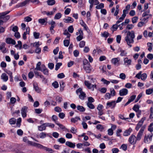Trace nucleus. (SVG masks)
I'll return each instance as SVG.
<instances>
[{
	"mask_svg": "<svg viewBox=\"0 0 153 153\" xmlns=\"http://www.w3.org/2000/svg\"><path fill=\"white\" fill-rule=\"evenodd\" d=\"M135 37L134 32L133 30L131 31H129L127 33L125 39L127 44L129 46L130 48L132 46L131 44H132L134 42V39Z\"/></svg>",
	"mask_w": 153,
	"mask_h": 153,
	"instance_id": "f257e3e1",
	"label": "nucleus"
},
{
	"mask_svg": "<svg viewBox=\"0 0 153 153\" xmlns=\"http://www.w3.org/2000/svg\"><path fill=\"white\" fill-rule=\"evenodd\" d=\"M76 92L79 98L82 100H84L86 97L85 94L82 91V88H80L78 89Z\"/></svg>",
	"mask_w": 153,
	"mask_h": 153,
	"instance_id": "f03ea898",
	"label": "nucleus"
},
{
	"mask_svg": "<svg viewBox=\"0 0 153 153\" xmlns=\"http://www.w3.org/2000/svg\"><path fill=\"white\" fill-rule=\"evenodd\" d=\"M153 136V133H152L149 134L147 135H145L144 138V142L146 143H150L152 140Z\"/></svg>",
	"mask_w": 153,
	"mask_h": 153,
	"instance_id": "7ed1b4c3",
	"label": "nucleus"
},
{
	"mask_svg": "<svg viewBox=\"0 0 153 153\" xmlns=\"http://www.w3.org/2000/svg\"><path fill=\"white\" fill-rule=\"evenodd\" d=\"M145 127L142 126L141 127L139 132L138 133L136 137V140L140 141L141 139L142 136L143 135Z\"/></svg>",
	"mask_w": 153,
	"mask_h": 153,
	"instance_id": "20e7f679",
	"label": "nucleus"
},
{
	"mask_svg": "<svg viewBox=\"0 0 153 153\" xmlns=\"http://www.w3.org/2000/svg\"><path fill=\"white\" fill-rule=\"evenodd\" d=\"M128 141L131 144L134 145L137 140H136V137L133 134H132L129 137Z\"/></svg>",
	"mask_w": 153,
	"mask_h": 153,
	"instance_id": "39448f33",
	"label": "nucleus"
},
{
	"mask_svg": "<svg viewBox=\"0 0 153 153\" xmlns=\"http://www.w3.org/2000/svg\"><path fill=\"white\" fill-rule=\"evenodd\" d=\"M145 119L146 118L145 117H143L139 122L135 128V129L137 131H138L139 130L140 127L142 125Z\"/></svg>",
	"mask_w": 153,
	"mask_h": 153,
	"instance_id": "423d86ee",
	"label": "nucleus"
},
{
	"mask_svg": "<svg viewBox=\"0 0 153 153\" xmlns=\"http://www.w3.org/2000/svg\"><path fill=\"white\" fill-rule=\"evenodd\" d=\"M116 103L115 101H112L111 102H108L106 104V108L107 109L111 106V108H114L116 106Z\"/></svg>",
	"mask_w": 153,
	"mask_h": 153,
	"instance_id": "0eeeda50",
	"label": "nucleus"
},
{
	"mask_svg": "<svg viewBox=\"0 0 153 153\" xmlns=\"http://www.w3.org/2000/svg\"><path fill=\"white\" fill-rule=\"evenodd\" d=\"M27 107L26 106H23L22 108V109L21 110V113L22 115V116L23 118H25L26 117V113L27 112Z\"/></svg>",
	"mask_w": 153,
	"mask_h": 153,
	"instance_id": "6e6552de",
	"label": "nucleus"
},
{
	"mask_svg": "<svg viewBox=\"0 0 153 153\" xmlns=\"http://www.w3.org/2000/svg\"><path fill=\"white\" fill-rule=\"evenodd\" d=\"M27 143L30 146H34L39 149L40 148L41 145L39 143L34 142L29 140L27 141Z\"/></svg>",
	"mask_w": 153,
	"mask_h": 153,
	"instance_id": "1a4fd4ad",
	"label": "nucleus"
},
{
	"mask_svg": "<svg viewBox=\"0 0 153 153\" xmlns=\"http://www.w3.org/2000/svg\"><path fill=\"white\" fill-rule=\"evenodd\" d=\"M120 60V58H113L111 60V62L114 65L117 66H118L120 65L119 61Z\"/></svg>",
	"mask_w": 153,
	"mask_h": 153,
	"instance_id": "9d476101",
	"label": "nucleus"
},
{
	"mask_svg": "<svg viewBox=\"0 0 153 153\" xmlns=\"http://www.w3.org/2000/svg\"><path fill=\"white\" fill-rule=\"evenodd\" d=\"M128 90L126 88H123L119 91V95L121 96L126 95L128 93Z\"/></svg>",
	"mask_w": 153,
	"mask_h": 153,
	"instance_id": "9b49d317",
	"label": "nucleus"
},
{
	"mask_svg": "<svg viewBox=\"0 0 153 153\" xmlns=\"http://www.w3.org/2000/svg\"><path fill=\"white\" fill-rule=\"evenodd\" d=\"M39 149H42L48 152L49 153H53L54 151L51 148H48L46 147L41 145Z\"/></svg>",
	"mask_w": 153,
	"mask_h": 153,
	"instance_id": "f8f14e48",
	"label": "nucleus"
},
{
	"mask_svg": "<svg viewBox=\"0 0 153 153\" xmlns=\"http://www.w3.org/2000/svg\"><path fill=\"white\" fill-rule=\"evenodd\" d=\"M124 64L126 65H131V60L129 59L128 57H126L123 59Z\"/></svg>",
	"mask_w": 153,
	"mask_h": 153,
	"instance_id": "ddd939ff",
	"label": "nucleus"
},
{
	"mask_svg": "<svg viewBox=\"0 0 153 153\" xmlns=\"http://www.w3.org/2000/svg\"><path fill=\"white\" fill-rule=\"evenodd\" d=\"M30 1V0H25L23 2L18 4L17 5H16V7H22L24 6L26 4H28Z\"/></svg>",
	"mask_w": 153,
	"mask_h": 153,
	"instance_id": "4468645a",
	"label": "nucleus"
},
{
	"mask_svg": "<svg viewBox=\"0 0 153 153\" xmlns=\"http://www.w3.org/2000/svg\"><path fill=\"white\" fill-rule=\"evenodd\" d=\"M42 69H41V71H42L43 74L46 75H48V69L45 67L44 65H42Z\"/></svg>",
	"mask_w": 153,
	"mask_h": 153,
	"instance_id": "2eb2a0df",
	"label": "nucleus"
},
{
	"mask_svg": "<svg viewBox=\"0 0 153 153\" xmlns=\"http://www.w3.org/2000/svg\"><path fill=\"white\" fill-rule=\"evenodd\" d=\"M83 68L87 73H90L91 71V65L90 64L83 66Z\"/></svg>",
	"mask_w": 153,
	"mask_h": 153,
	"instance_id": "dca6fc26",
	"label": "nucleus"
},
{
	"mask_svg": "<svg viewBox=\"0 0 153 153\" xmlns=\"http://www.w3.org/2000/svg\"><path fill=\"white\" fill-rule=\"evenodd\" d=\"M6 42L8 44H12L15 45L16 44L15 41L11 38H7L6 39Z\"/></svg>",
	"mask_w": 153,
	"mask_h": 153,
	"instance_id": "f3484780",
	"label": "nucleus"
},
{
	"mask_svg": "<svg viewBox=\"0 0 153 153\" xmlns=\"http://www.w3.org/2000/svg\"><path fill=\"white\" fill-rule=\"evenodd\" d=\"M47 135H48L47 134V133L44 132H42L39 134V135H37L36 137L37 138H40L41 139H43L46 137Z\"/></svg>",
	"mask_w": 153,
	"mask_h": 153,
	"instance_id": "a211bd4d",
	"label": "nucleus"
},
{
	"mask_svg": "<svg viewBox=\"0 0 153 153\" xmlns=\"http://www.w3.org/2000/svg\"><path fill=\"white\" fill-rule=\"evenodd\" d=\"M63 21L66 23H72L74 22V19L70 17H68L67 19H64Z\"/></svg>",
	"mask_w": 153,
	"mask_h": 153,
	"instance_id": "6ab92c4d",
	"label": "nucleus"
},
{
	"mask_svg": "<svg viewBox=\"0 0 153 153\" xmlns=\"http://www.w3.org/2000/svg\"><path fill=\"white\" fill-rule=\"evenodd\" d=\"M65 145L69 147L74 148L75 147V143H73L70 141H67L66 142Z\"/></svg>",
	"mask_w": 153,
	"mask_h": 153,
	"instance_id": "aec40b11",
	"label": "nucleus"
},
{
	"mask_svg": "<svg viewBox=\"0 0 153 153\" xmlns=\"http://www.w3.org/2000/svg\"><path fill=\"white\" fill-rule=\"evenodd\" d=\"M1 79L3 80L4 82H6L8 80V76L7 74L5 73H3L1 76Z\"/></svg>",
	"mask_w": 153,
	"mask_h": 153,
	"instance_id": "412c9836",
	"label": "nucleus"
},
{
	"mask_svg": "<svg viewBox=\"0 0 153 153\" xmlns=\"http://www.w3.org/2000/svg\"><path fill=\"white\" fill-rule=\"evenodd\" d=\"M132 129L129 128L128 130H126L124 132L123 135L125 136H127L129 135L131 132Z\"/></svg>",
	"mask_w": 153,
	"mask_h": 153,
	"instance_id": "4be33fe9",
	"label": "nucleus"
},
{
	"mask_svg": "<svg viewBox=\"0 0 153 153\" xmlns=\"http://www.w3.org/2000/svg\"><path fill=\"white\" fill-rule=\"evenodd\" d=\"M38 130L40 131H42L43 130H45L46 129L45 123L42 124V125L40 126H38Z\"/></svg>",
	"mask_w": 153,
	"mask_h": 153,
	"instance_id": "5701e85b",
	"label": "nucleus"
},
{
	"mask_svg": "<svg viewBox=\"0 0 153 153\" xmlns=\"http://www.w3.org/2000/svg\"><path fill=\"white\" fill-rule=\"evenodd\" d=\"M33 88L35 89V90L37 92H39L40 91V89L38 87L37 83L36 82H34L33 83Z\"/></svg>",
	"mask_w": 153,
	"mask_h": 153,
	"instance_id": "b1692460",
	"label": "nucleus"
},
{
	"mask_svg": "<svg viewBox=\"0 0 153 153\" xmlns=\"http://www.w3.org/2000/svg\"><path fill=\"white\" fill-rule=\"evenodd\" d=\"M119 5H116V10H115V13H114V16H116V18L117 19H118L119 17V16H117L119 12Z\"/></svg>",
	"mask_w": 153,
	"mask_h": 153,
	"instance_id": "393cba45",
	"label": "nucleus"
},
{
	"mask_svg": "<svg viewBox=\"0 0 153 153\" xmlns=\"http://www.w3.org/2000/svg\"><path fill=\"white\" fill-rule=\"evenodd\" d=\"M47 19H40L38 20V22L42 25H44L45 23H47Z\"/></svg>",
	"mask_w": 153,
	"mask_h": 153,
	"instance_id": "a878e982",
	"label": "nucleus"
},
{
	"mask_svg": "<svg viewBox=\"0 0 153 153\" xmlns=\"http://www.w3.org/2000/svg\"><path fill=\"white\" fill-rule=\"evenodd\" d=\"M118 24H117L116 22V24L113 25L112 26L111 28V30L113 32L114 31L116 30L119 27L118 25Z\"/></svg>",
	"mask_w": 153,
	"mask_h": 153,
	"instance_id": "bb28decb",
	"label": "nucleus"
},
{
	"mask_svg": "<svg viewBox=\"0 0 153 153\" xmlns=\"http://www.w3.org/2000/svg\"><path fill=\"white\" fill-rule=\"evenodd\" d=\"M146 93L147 95L153 94V88L147 89L146 91Z\"/></svg>",
	"mask_w": 153,
	"mask_h": 153,
	"instance_id": "cd10ccee",
	"label": "nucleus"
},
{
	"mask_svg": "<svg viewBox=\"0 0 153 153\" xmlns=\"http://www.w3.org/2000/svg\"><path fill=\"white\" fill-rule=\"evenodd\" d=\"M120 56H126L127 54V52L125 51L120 49Z\"/></svg>",
	"mask_w": 153,
	"mask_h": 153,
	"instance_id": "c85d7f7f",
	"label": "nucleus"
},
{
	"mask_svg": "<svg viewBox=\"0 0 153 153\" xmlns=\"http://www.w3.org/2000/svg\"><path fill=\"white\" fill-rule=\"evenodd\" d=\"M77 110L80 112H83L85 111V108L82 106L78 105L77 107Z\"/></svg>",
	"mask_w": 153,
	"mask_h": 153,
	"instance_id": "c756f323",
	"label": "nucleus"
},
{
	"mask_svg": "<svg viewBox=\"0 0 153 153\" xmlns=\"http://www.w3.org/2000/svg\"><path fill=\"white\" fill-rule=\"evenodd\" d=\"M41 65V63L40 62H39L36 65V66L35 68V70L36 71H41V68L40 65Z\"/></svg>",
	"mask_w": 153,
	"mask_h": 153,
	"instance_id": "7c9ffc66",
	"label": "nucleus"
},
{
	"mask_svg": "<svg viewBox=\"0 0 153 153\" xmlns=\"http://www.w3.org/2000/svg\"><path fill=\"white\" fill-rule=\"evenodd\" d=\"M51 119L56 124L58 122L57 121L58 118L55 115H53L51 117Z\"/></svg>",
	"mask_w": 153,
	"mask_h": 153,
	"instance_id": "2f4dec72",
	"label": "nucleus"
},
{
	"mask_svg": "<svg viewBox=\"0 0 153 153\" xmlns=\"http://www.w3.org/2000/svg\"><path fill=\"white\" fill-rule=\"evenodd\" d=\"M78 120H80V118L79 117H76L75 118H71V121L72 123H75Z\"/></svg>",
	"mask_w": 153,
	"mask_h": 153,
	"instance_id": "473e14b6",
	"label": "nucleus"
},
{
	"mask_svg": "<svg viewBox=\"0 0 153 153\" xmlns=\"http://www.w3.org/2000/svg\"><path fill=\"white\" fill-rule=\"evenodd\" d=\"M62 16V15L61 13H57L55 15L54 19H59Z\"/></svg>",
	"mask_w": 153,
	"mask_h": 153,
	"instance_id": "72a5a7b5",
	"label": "nucleus"
},
{
	"mask_svg": "<svg viewBox=\"0 0 153 153\" xmlns=\"http://www.w3.org/2000/svg\"><path fill=\"white\" fill-rule=\"evenodd\" d=\"M47 2L48 4L49 5H53L55 3L54 0H48Z\"/></svg>",
	"mask_w": 153,
	"mask_h": 153,
	"instance_id": "f704fd0d",
	"label": "nucleus"
},
{
	"mask_svg": "<svg viewBox=\"0 0 153 153\" xmlns=\"http://www.w3.org/2000/svg\"><path fill=\"white\" fill-rule=\"evenodd\" d=\"M45 123V125L46 128L47 127H49L51 128H53L54 127V125L53 123Z\"/></svg>",
	"mask_w": 153,
	"mask_h": 153,
	"instance_id": "c9c22d12",
	"label": "nucleus"
},
{
	"mask_svg": "<svg viewBox=\"0 0 153 153\" xmlns=\"http://www.w3.org/2000/svg\"><path fill=\"white\" fill-rule=\"evenodd\" d=\"M16 119L14 118H12L10 119L9 120V123L11 125L15 124L16 122Z\"/></svg>",
	"mask_w": 153,
	"mask_h": 153,
	"instance_id": "e433bc0d",
	"label": "nucleus"
},
{
	"mask_svg": "<svg viewBox=\"0 0 153 153\" xmlns=\"http://www.w3.org/2000/svg\"><path fill=\"white\" fill-rule=\"evenodd\" d=\"M139 108L140 106L139 105H135L133 106V109L136 112H137L139 111H140L139 110Z\"/></svg>",
	"mask_w": 153,
	"mask_h": 153,
	"instance_id": "4c0bfd02",
	"label": "nucleus"
},
{
	"mask_svg": "<svg viewBox=\"0 0 153 153\" xmlns=\"http://www.w3.org/2000/svg\"><path fill=\"white\" fill-rule=\"evenodd\" d=\"M125 16L123 15H122L118 19V20L117 21V24H119L121 22L125 19Z\"/></svg>",
	"mask_w": 153,
	"mask_h": 153,
	"instance_id": "58836bf2",
	"label": "nucleus"
},
{
	"mask_svg": "<svg viewBox=\"0 0 153 153\" xmlns=\"http://www.w3.org/2000/svg\"><path fill=\"white\" fill-rule=\"evenodd\" d=\"M87 105L88 107L91 109H93L95 108L94 105L91 102H87Z\"/></svg>",
	"mask_w": 153,
	"mask_h": 153,
	"instance_id": "ea45409f",
	"label": "nucleus"
},
{
	"mask_svg": "<svg viewBox=\"0 0 153 153\" xmlns=\"http://www.w3.org/2000/svg\"><path fill=\"white\" fill-rule=\"evenodd\" d=\"M147 74L146 73H144L141 74L140 78L143 81H145L147 78Z\"/></svg>",
	"mask_w": 153,
	"mask_h": 153,
	"instance_id": "a19ab883",
	"label": "nucleus"
},
{
	"mask_svg": "<svg viewBox=\"0 0 153 153\" xmlns=\"http://www.w3.org/2000/svg\"><path fill=\"white\" fill-rule=\"evenodd\" d=\"M68 31L71 33H73L74 30V28L72 25H71L68 27Z\"/></svg>",
	"mask_w": 153,
	"mask_h": 153,
	"instance_id": "79ce46f5",
	"label": "nucleus"
},
{
	"mask_svg": "<svg viewBox=\"0 0 153 153\" xmlns=\"http://www.w3.org/2000/svg\"><path fill=\"white\" fill-rule=\"evenodd\" d=\"M63 34L67 36V38H70L71 35L68 32V31L67 30H64V33H63Z\"/></svg>",
	"mask_w": 153,
	"mask_h": 153,
	"instance_id": "37998d69",
	"label": "nucleus"
},
{
	"mask_svg": "<svg viewBox=\"0 0 153 153\" xmlns=\"http://www.w3.org/2000/svg\"><path fill=\"white\" fill-rule=\"evenodd\" d=\"M63 43L65 46L68 47L70 44V41L68 40H64L63 41Z\"/></svg>",
	"mask_w": 153,
	"mask_h": 153,
	"instance_id": "c03bdc74",
	"label": "nucleus"
},
{
	"mask_svg": "<svg viewBox=\"0 0 153 153\" xmlns=\"http://www.w3.org/2000/svg\"><path fill=\"white\" fill-rule=\"evenodd\" d=\"M57 141L59 142L60 143L63 144L65 142V139L61 137L57 140Z\"/></svg>",
	"mask_w": 153,
	"mask_h": 153,
	"instance_id": "a18cd8bd",
	"label": "nucleus"
},
{
	"mask_svg": "<svg viewBox=\"0 0 153 153\" xmlns=\"http://www.w3.org/2000/svg\"><path fill=\"white\" fill-rule=\"evenodd\" d=\"M104 7V4L102 3H101L99 5H97L96 7V8L97 9H99L103 8Z\"/></svg>",
	"mask_w": 153,
	"mask_h": 153,
	"instance_id": "49530a36",
	"label": "nucleus"
},
{
	"mask_svg": "<svg viewBox=\"0 0 153 153\" xmlns=\"http://www.w3.org/2000/svg\"><path fill=\"white\" fill-rule=\"evenodd\" d=\"M33 36L35 39H38L40 36V33L39 32H34L33 33Z\"/></svg>",
	"mask_w": 153,
	"mask_h": 153,
	"instance_id": "de8ad7c7",
	"label": "nucleus"
},
{
	"mask_svg": "<svg viewBox=\"0 0 153 153\" xmlns=\"http://www.w3.org/2000/svg\"><path fill=\"white\" fill-rule=\"evenodd\" d=\"M119 77L122 79L124 80L126 78V75L123 73H121L119 75Z\"/></svg>",
	"mask_w": 153,
	"mask_h": 153,
	"instance_id": "09e8293b",
	"label": "nucleus"
},
{
	"mask_svg": "<svg viewBox=\"0 0 153 153\" xmlns=\"http://www.w3.org/2000/svg\"><path fill=\"white\" fill-rule=\"evenodd\" d=\"M52 85L55 88H57L59 87V84L56 81H54Z\"/></svg>",
	"mask_w": 153,
	"mask_h": 153,
	"instance_id": "8fccbe9b",
	"label": "nucleus"
},
{
	"mask_svg": "<svg viewBox=\"0 0 153 153\" xmlns=\"http://www.w3.org/2000/svg\"><path fill=\"white\" fill-rule=\"evenodd\" d=\"M62 65V63H58L55 65V70L57 71L59 68L60 66Z\"/></svg>",
	"mask_w": 153,
	"mask_h": 153,
	"instance_id": "3c124183",
	"label": "nucleus"
},
{
	"mask_svg": "<svg viewBox=\"0 0 153 153\" xmlns=\"http://www.w3.org/2000/svg\"><path fill=\"white\" fill-rule=\"evenodd\" d=\"M85 42L84 41H82L80 42L79 46L80 48H83L84 47L85 45Z\"/></svg>",
	"mask_w": 153,
	"mask_h": 153,
	"instance_id": "603ef678",
	"label": "nucleus"
},
{
	"mask_svg": "<svg viewBox=\"0 0 153 153\" xmlns=\"http://www.w3.org/2000/svg\"><path fill=\"white\" fill-rule=\"evenodd\" d=\"M101 81L103 82V83L105 84L108 85L110 83V82L104 78H102Z\"/></svg>",
	"mask_w": 153,
	"mask_h": 153,
	"instance_id": "864d4df0",
	"label": "nucleus"
},
{
	"mask_svg": "<svg viewBox=\"0 0 153 153\" xmlns=\"http://www.w3.org/2000/svg\"><path fill=\"white\" fill-rule=\"evenodd\" d=\"M17 133L18 135L21 136L23 135V132L21 129H19L17 130Z\"/></svg>",
	"mask_w": 153,
	"mask_h": 153,
	"instance_id": "5fc2aeb1",
	"label": "nucleus"
},
{
	"mask_svg": "<svg viewBox=\"0 0 153 153\" xmlns=\"http://www.w3.org/2000/svg\"><path fill=\"white\" fill-rule=\"evenodd\" d=\"M109 35V33H108L106 31H105L103 33L101 34V36L102 37L107 38L108 36Z\"/></svg>",
	"mask_w": 153,
	"mask_h": 153,
	"instance_id": "6e6d98bb",
	"label": "nucleus"
},
{
	"mask_svg": "<svg viewBox=\"0 0 153 153\" xmlns=\"http://www.w3.org/2000/svg\"><path fill=\"white\" fill-rule=\"evenodd\" d=\"M147 45L149 47L148 50L151 51L152 50V44L151 43L148 42L147 43Z\"/></svg>",
	"mask_w": 153,
	"mask_h": 153,
	"instance_id": "4d7b16f0",
	"label": "nucleus"
},
{
	"mask_svg": "<svg viewBox=\"0 0 153 153\" xmlns=\"http://www.w3.org/2000/svg\"><path fill=\"white\" fill-rule=\"evenodd\" d=\"M52 135L54 138H57L59 137V134L57 132H55L52 133Z\"/></svg>",
	"mask_w": 153,
	"mask_h": 153,
	"instance_id": "13d9d810",
	"label": "nucleus"
},
{
	"mask_svg": "<svg viewBox=\"0 0 153 153\" xmlns=\"http://www.w3.org/2000/svg\"><path fill=\"white\" fill-rule=\"evenodd\" d=\"M35 112L36 113L39 114H40L42 112V110L40 108H36L35 109Z\"/></svg>",
	"mask_w": 153,
	"mask_h": 153,
	"instance_id": "bf43d9fd",
	"label": "nucleus"
},
{
	"mask_svg": "<svg viewBox=\"0 0 153 153\" xmlns=\"http://www.w3.org/2000/svg\"><path fill=\"white\" fill-rule=\"evenodd\" d=\"M138 19V17L137 16H135L132 18V22L133 23H135L137 22Z\"/></svg>",
	"mask_w": 153,
	"mask_h": 153,
	"instance_id": "052dcab7",
	"label": "nucleus"
},
{
	"mask_svg": "<svg viewBox=\"0 0 153 153\" xmlns=\"http://www.w3.org/2000/svg\"><path fill=\"white\" fill-rule=\"evenodd\" d=\"M110 95L111 96L113 97L115 95V91L114 89H110Z\"/></svg>",
	"mask_w": 153,
	"mask_h": 153,
	"instance_id": "680f3d73",
	"label": "nucleus"
},
{
	"mask_svg": "<svg viewBox=\"0 0 153 153\" xmlns=\"http://www.w3.org/2000/svg\"><path fill=\"white\" fill-rule=\"evenodd\" d=\"M103 108V106L101 104H99L98 105L97 109L98 111H102V109Z\"/></svg>",
	"mask_w": 153,
	"mask_h": 153,
	"instance_id": "e2e57ef3",
	"label": "nucleus"
},
{
	"mask_svg": "<svg viewBox=\"0 0 153 153\" xmlns=\"http://www.w3.org/2000/svg\"><path fill=\"white\" fill-rule=\"evenodd\" d=\"M121 148L124 151H125L127 150V145L126 144H123L121 146Z\"/></svg>",
	"mask_w": 153,
	"mask_h": 153,
	"instance_id": "0e129e2a",
	"label": "nucleus"
},
{
	"mask_svg": "<svg viewBox=\"0 0 153 153\" xmlns=\"http://www.w3.org/2000/svg\"><path fill=\"white\" fill-rule=\"evenodd\" d=\"M14 35L15 37L17 39L21 37L20 33L18 32H15Z\"/></svg>",
	"mask_w": 153,
	"mask_h": 153,
	"instance_id": "69168bd1",
	"label": "nucleus"
},
{
	"mask_svg": "<svg viewBox=\"0 0 153 153\" xmlns=\"http://www.w3.org/2000/svg\"><path fill=\"white\" fill-rule=\"evenodd\" d=\"M65 77V75L63 73H61L57 75V77L60 79H62L64 78Z\"/></svg>",
	"mask_w": 153,
	"mask_h": 153,
	"instance_id": "338daca9",
	"label": "nucleus"
},
{
	"mask_svg": "<svg viewBox=\"0 0 153 153\" xmlns=\"http://www.w3.org/2000/svg\"><path fill=\"white\" fill-rule=\"evenodd\" d=\"M147 57L150 60H152L153 59V54L152 53H149L147 55Z\"/></svg>",
	"mask_w": 153,
	"mask_h": 153,
	"instance_id": "774afa93",
	"label": "nucleus"
}]
</instances>
